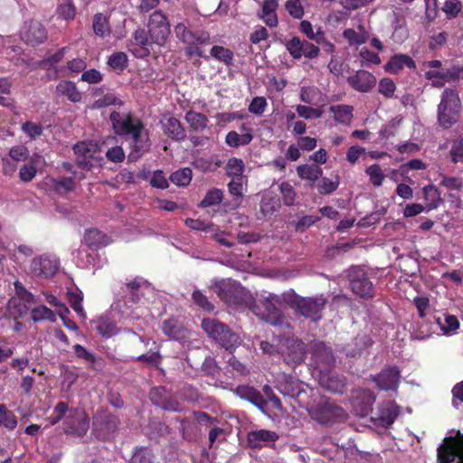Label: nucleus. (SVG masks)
<instances>
[{"mask_svg":"<svg viewBox=\"0 0 463 463\" xmlns=\"http://www.w3.org/2000/svg\"><path fill=\"white\" fill-rule=\"evenodd\" d=\"M404 67H407L410 70H415L416 63L408 54H394L387 61L384 69L389 73L396 74L403 70Z\"/></svg>","mask_w":463,"mask_h":463,"instance_id":"obj_31","label":"nucleus"},{"mask_svg":"<svg viewBox=\"0 0 463 463\" xmlns=\"http://www.w3.org/2000/svg\"><path fill=\"white\" fill-rule=\"evenodd\" d=\"M147 33L155 44L164 46L171 33L170 23L162 11H155L149 17Z\"/></svg>","mask_w":463,"mask_h":463,"instance_id":"obj_10","label":"nucleus"},{"mask_svg":"<svg viewBox=\"0 0 463 463\" xmlns=\"http://www.w3.org/2000/svg\"><path fill=\"white\" fill-rule=\"evenodd\" d=\"M253 139V134H239L235 130L229 131L225 136V143L228 146L238 148L249 145Z\"/></svg>","mask_w":463,"mask_h":463,"instance_id":"obj_44","label":"nucleus"},{"mask_svg":"<svg viewBox=\"0 0 463 463\" xmlns=\"http://www.w3.org/2000/svg\"><path fill=\"white\" fill-rule=\"evenodd\" d=\"M284 302L304 318H320L328 299L324 295L302 297L296 292L283 294Z\"/></svg>","mask_w":463,"mask_h":463,"instance_id":"obj_2","label":"nucleus"},{"mask_svg":"<svg viewBox=\"0 0 463 463\" xmlns=\"http://www.w3.org/2000/svg\"><path fill=\"white\" fill-rule=\"evenodd\" d=\"M192 299L200 308L206 312H212L214 309V305L208 299V298L199 289L194 290Z\"/></svg>","mask_w":463,"mask_h":463,"instance_id":"obj_62","label":"nucleus"},{"mask_svg":"<svg viewBox=\"0 0 463 463\" xmlns=\"http://www.w3.org/2000/svg\"><path fill=\"white\" fill-rule=\"evenodd\" d=\"M160 124L163 133L171 140L182 142L186 138V130L175 117L165 115L160 120Z\"/></svg>","mask_w":463,"mask_h":463,"instance_id":"obj_25","label":"nucleus"},{"mask_svg":"<svg viewBox=\"0 0 463 463\" xmlns=\"http://www.w3.org/2000/svg\"><path fill=\"white\" fill-rule=\"evenodd\" d=\"M400 413L399 407L392 402L382 404L377 413L373 417L374 423L380 427L389 428Z\"/></svg>","mask_w":463,"mask_h":463,"instance_id":"obj_28","label":"nucleus"},{"mask_svg":"<svg viewBox=\"0 0 463 463\" xmlns=\"http://www.w3.org/2000/svg\"><path fill=\"white\" fill-rule=\"evenodd\" d=\"M83 243L89 248L98 250L110 243L109 237L98 229L86 230L83 236Z\"/></svg>","mask_w":463,"mask_h":463,"instance_id":"obj_32","label":"nucleus"},{"mask_svg":"<svg viewBox=\"0 0 463 463\" xmlns=\"http://www.w3.org/2000/svg\"><path fill=\"white\" fill-rule=\"evenodd\" d=\"M129 136L131 137V150L128 154V160L135 162L150 150L151 140L149 132L146 128Z\"/></svg>","mask_w":463,"mask_h":463,"instance_id":"obj_20","label":"nucleus"},{"mask_svg":"<svg viewBox=\"0 0 463 463\" xmlns=\"http://www.w3.org/2000/svg\"><path fill=\"white\" fill-rule=\"evenodd\" d=\"M462 104L456 89L446 88L437 108V122L443 129L450 128L460 118Z\"/></svg>","mask_w":463,"mask_h":463,"instance_id":"obj_4","label":"nucleus"},{"mask_svg":"<svg viewBox=\"0 0 463 463\" xmlns=\"http://www.w3.org/2000/svg\"><path fill=\"white\" fill-rule=\"evenodd\" d=\"M162 329L167 336L179 341L186 339L190 335L181 320H164Z\"/></svg>","mask_w":463,"mask_h":463,"instance_id":"obj_33","label":"nucleus"},{"mask_svg":"<svg viewBox=\"0 0 463 463\" xmlns=\"http://www.w3.org/2000/svg\"><path fill=\"white\" fill-rule=\"evenodd\" d=\"M21 38L26 44L36 46L45 42L47 32L40 22L30 20L24 23Z\"/></svg>","mask_w":463,"mask_h":463,"instance_id":"obj_22","label":"nucleus"},{"mask_svg":"<svg viewBox=\"0 0 463 463\" xmlns=\"http://www.w3.org/2000/svg\"><path fill=\"white\" fill-rule=\"evenodd\" d=\"M123 105V100L113 93H107L103 95L94 103V107L98 109L106 108L109 106L122 107Z\"/></svg>","mask_w":463,"mask_h":463,"instance_id":"obj_61","label":"nucleus"},{"mask_svg":"<svg viewBox=\"0 0 463 463\" xmlns=\"http://www.w3.org/2000/svg\"><path fill=\"white\" fill-rule=\"evenodd\" d=\"M347 279L354 294L364 299H372L374 297L373 284L362 267L352 266L348 269Z\"/></svg>","mask_w":463,"mask_h":463,"instance_id":"obj_8","label":"nucleus"},{"mask_svg":"<svg viewBox=\"0 0 463 463\" xmlns=\"http://www.w3.org/2000/svg\"><path fill=\"white\" fill-rule=\"evenodd\" d=\"M311 354L314 363L321 370H327L335 365V359L333 351L331 347L326 346L323 342H317L312 345Z\"/></svg>","mask_w":463,"mask_h":463,"instance_id":"obj_26","label":"nucleus"},{"mask_svg":"<svg viewBox=\"0 0 463 463\" xmlns=\"http://www.w3.org/2000/svg\"><path fill=\"white\" fill-rule=\"evenodd\" d=\"M279 435L270 430H260L248 433L247 442L252 449H261L278 440Z\"/></svg>","mask_w":463,"mask_h":463,"instance_id":"obj_29","label":"nucleus"},{"mask_svg":"<svg viewBox=\"0 0 463 463\" xmlns=\"http://www.w3.org/2000/svg\"><path fill=\"white\" fill-rule=\"evenodd\" d=\"M210 55L214 60L222 62L226 66L232 65L234 58V54L232 50L221 45H213L210 50Z\"/></svg>","mask_w":463,"mask_h":463,"instance_id":"obj_48","label":"nucleus"},{"mask_svg":"<svg viewBox=\"0 0 463 463\" xmlns=\"http://www.w3.org/2000/svg\"><path fill=\"white\" fill-rule=\"evenodd\" d=\"M306 344L294 337L281 338L279 340V355L288 366L295 368L300 364L306 357Z\"/></svg>","mask_w":463,"mask_h":463,"instance_id":"obj_7","label":"nucleus"},{"mask_svg":"<svg viewBox=\"0 0 463 463\" xmlns=\"http://www.w3.org/2000/svg\"><path fill=\"white\" fill-rule=\"evenodd\" d=\"M73 350L77 358L89 363L92 369L96 368L95 364L97 363V357L93 353L89 352L83 345L80 344L75 345L73 346Z\"/></svg>","mask_w":463,"mask_h":463,"instance_id":"obj_63","label":"nucleus"},{"mask_svg":"<svg viewBox=\"0 0 463 463\" xmlns=\"http://www.w3.org/2000/svg\"><path fill=\"white\" fill-rule=\"evenodd\" d=\"M120 420L108 409H99L93 418V433L99 440L112 439L118 430Z\"/></svg>","mask_w":463,"mask_h":463,"instance_id":"obj_5","label":"nucleus"},{"mask_svg":"<svg viewBox=\"0 0 463 463\" xmlns=\"http://www.w3.org/2000/svg\"><path fill=\"white\" fill-rule=\"evenodd\" d=\"M427 327L429 323L433 332L439 329L442 335H450L459 327V320H422ZM423 326V325H421Z\"/></svg>","mask_w":463,"mask_h":463,"instance_id":"obj_38","label":"nucleus"},{"mask_svg":"<svg viewBox=\"0 0 463 463\" xmlns=\"http://www.w3.org/2000/svg\"><path fill=\"white\" fill-rule=\"evenodd\" d=\"M340 184V177L338 175H335V179L331 180L327 177H320L317 184V192L321 195H329L333 194Z\"/></svg>","mask_w":463,"mask_h":463,"instance_id":"obj_50","label":"nucleus"},{"mask_svg":"<svg viewBox=\"0 0 463 463\" xmlns=\"http://www.w3.org/2000/svg\"><path fill=\"white\" fill-rule=\"evenodd\" d=\"M202 327L211 338L227 350L233 348L238 342V335L220 320H202Z\"/></svg>","mask_w":463,"mask_h":463,"instance_id":"obj_9","label":"nucleus"},{"mask_svg":"<svg viewBox=\"0 0 463 463\" xmlns=\"http://www.w3.org/2000/svg\"><path fill=\"white\" fill-rule=\"evenodd\" d=\"M175 37L183 43H188L192 40L197 41L202 44H210L211 34L205 30H190L184 23H178L174 27Z\"/></svg>","mask_w":463,"mask_h":463,"instance_id":"obj_24","label":"nucleus"},{"mask_svg":"<svg viewBox=\"0 0 463 463\" xmlns=\"http://www.w3.org/2000/svg\"><path fill=\"white\" fill-rule=\"evenodd\" d=\"M43 295L45 301L48 302L54 310L43 305H40L32 309L30 318H54L55 314L59 316L60 318H67L70 313L68 307L52 294L43 293Z\"/></svg>","mask_w":463,"mask_h":463,"instance_id":"obj_13","label":"nucleus"},{"mask_svg":"<svg viewBox=\"0 0 463 463\" xmlns=\"http://www.w3.org/2000/svg\"><path fill=\"white\" fill-rule=\"evenodd\" d=\"M345 411L332 402H325L315 411V419L321 424H333L346 419Z\"/></svg>","mask_w":463,"mask_h":463,"instance_id":"obj_19","label":"nucleus"},{"mask_svg":"<svg viewBox=\"0 0 463 463\" xmlns=\"http://www.w3.org/2000/svg\"><path fill=\"white\" fill-rule=\"evenodd\" d=\"M223 200V191L219 188H212L207 191L204 198L198 203V207L205 209L220 204Z\"/></svg>","mask_w":463,"mask_h":463,"instance_id":"obj_51","label":"nucleus"},{"mask_svg":"<svg viewBox=\"0 0 463 463\" xmlns=\"http://www.w3.org/2000/svg\"><path fill=\"white\" fill-rule=\"evenodd\" d=\"M150 401L157 407L165 411H181L182 404L177 401L173 392L165 386L154 387L149 393Z\"/></svg>","mask_w":463,"mask_h":463,"instance_id":"obj_15","label":"nucleus"},{"mask_svg":"<svg viewBox=\"0 0 463 463\" xmlns=\"http://www.w3.org/2000/svg\"><path fill=\"white\" fill-rule=\"evenodd\" d=\"M108 64L113 70L122 71L128 66V56L122 52H114L109 57Z\"/></svg>","mask_w":463,"mask_h":463,"instance_id":"obj_59","label":"nucleus"},{"mask_svg":"<svg viewBox=\"0 0 463 463\" xmlns=\"http://www.w3.org/2000/svg\"><path fill=\"white\" fill-rule=\"evenodd\" d=\"M146 284L147 281L140 277L126 282L120 288V298L111 305V316L130 317L132 309L143 297L141 288Z\"/></svg>","mask_w":463,"mask_h":463,"instance_id":"obj_3","label":"nucleus"},{"mask_svg":"<svg viewBox=\"0 0 463 463\" xmlns=\"http://www.w3.org/2000/svg\"><path fill=\"white\" fill-rule=\"evenodd\" d=\"M156 454L149 446H139L134 449L129 463H155Z\"/></svg>","mask_w":463,"mask_h":463,"instance_id":"obj_42","label":"nucleus"},{"mask_svg":"<svg viewBox=\"0 0 463 463\" xmlns=\"http://www.w3.org/2000/svg\"><path fill=\"white\" fill-rule=\"evenodd\" d=\"M297 173L301 179L314 183L322 176L323 171L317 165H301L297 167Z\"/></svg>","mask_w":463,"mask_h":463,"instance_id":"obj_45","label":"nucleus"},{"mask_svg":"<svg viewBox=\"0 0 463 463\" xmlns=\"http://www.w3.org/2000/svg\"><path fill=\"white\" fill-rule=\"evenodd\" d=\"M249 373L245 364L241 363L234 355H232L227 362L224 374L227 376L225 383L229 384V378L246 375Z\"/></svg>","mask_w":463,"mask_h":463,"instance_id":"obj_43","label":"nucleus"},{"mask_svg":"<svg viewBox=\"0 0 463 463\" xmlns=\"http://www.w3.org/2000/svg\"><path fill=\"white\" fill-rule=\"evenodd\" d=\"M21 130L31 140H35L41 137L43 133V128L40 123L33 121H25L21 126Z\"/></svg>","mask_w":463,"mask_h":463,"instance_id":"obj_58","label":"nucleus"},{"mask_svg":"<svg viewBox=\"0 0 463 463\" xmlns=\"http://www.w3.org/2000/svg\"><path fill=\"white\" fill-rule=\"evenodd\" d=\"M365 174L369 176L373 185L376 187L381 186L385 179V175L378 164L366 167Z\"/></svg>","mask_w":463,"mask_h":463,"instance_id":"obj_57","label":"nucleus"},{"mask_svg":"<svg viewBox=\"0 0 463 463\" xmlns=\"http://www.w3.org/2000/svg\"><path fill=\"white\" fill-rule=\"evenodd\" d=\"M396 90L394 81L390 78H383L378 84V91L386 99H392Z\"/></svg>","mask_w":463,"mask_h":463,"instance_id":"obj_64","label":"nucleus"},{"mask_svg":"<svg viewBox=\"0 0 463 463\" xmlns=\"http://www.w3.org/2000/svg\"><path fill=\"white\" fill-rule=\"evenodd\" d=\"M184 119L189 126L190 132H202L207 128L209 123V119L204 114L193 109L186 111Z\"/></svg>","mask_w":463,"mask_h":463,"instance_id":"obj_36","label":"nucleus"},{"mask_svg":"<svg viewBox=\"0 0 463 463\" xmlns=\"http://www.w3.org/2000/svg\"><path fill=\"white\" fill-rule=\"evenodd\" d=\"M29 307L24 301L17 298H11L7 304L8 318H22L27 315Z\"/></svg>","mask_w":463,"mask_h":463,"instance_id":"obj_49","label":"nucleus"},{"mask_svg":"<svg viewBox=\"0 0 463 463\" xmlns=\"http://www.w3.org/2000/svg\"><path fill=\"white\" fill-rule=\"evenodd\" d=\"M276 388L283 396L289 398H298L301 392L299 383L285 373L278 377Z\"/></svg>","mask_w":463,"mask_h":463,"instance_id":"obj_30","label":"nucleus"},{"mask_svg":"<svg viewBox=\"0 0 463 463\" xmlns=\"http://www.w3.org/2000/svg\"><path fill=\"white\" fill-rule=\"evenodd\" d=\"M186 46L184 47V54L188 59H192L194 57L203 58L204 60H209V56L204 54L202 46L203 44L199 43L195 40H192L188 43H185Z\"/></svg>","mask_w":463,"mask_h":463,"instance_id":"obj_56","label":"nucleus"},{"mask_svg":"<svg viewBox=\"0 0 463 463\" xmlns=\"http://www.w3.org/2000/svg\"><path fill=\"white\" fill-rule=\"evenodd\" d=\"M439 463H463V438L459 441L449 438V441L438 449Z\"/></svg>","mask_w":463,"mask_h":463,"instance_id":"obj_18","label":"nucleus"},{"mask_svg":"<svg viewBox=\"0 0 463 463\" xmlns=\"http://www.w3.org/2000/svg\"><path fill=\"white\" fill-rule=\"evenodd\" d=\"M72 149L76 156L75 164L81 170L90 171L103 160L100 156V148L95 142H78Z\"/></svg>","mask_w":463,"mask_h":463,"instance_id":"obj_6","label":"nucleus"},{"mask_svg":"<svg viewBox=\"0 0 463 463\" xmlns=\"http://www.w3.org/2000/svg\"><path fill=\"white\" fill-rule=\"evenodd\" d=\"M376 82L374 75L365 70H359L347 78V83L351 88L362 93L372 90L375 87Z\"/></svg>","mask_w":463,"mask_h":463,"instance_id":"obj_27","label":"nucleus"},{"mask_svg":"<svg viewBox=\"0 0 463 463\" xmlns=\"http://www.w3.org/2000/svg\"><path fill=\"white\" fill-rule=\"evenodd\" d=\"M90 428V419L85 411L71 409L62 422V430L66 435L82 438Z\"/></svg>","mask_w":463,"mask_h":463,"instance_id":"obj_11","label":"nucleus"},{"mask_svg":"<svg viewBox=\"0 0 463 463\" xmlns=\"http://www.w3.org/2000/svg\"><path fill=\"white\" fill-rule=\"evenodd\" d=\"M400 379L401 372L397 366L385 367L378 374L372 376V380L382 391H396Z\"/></svg>","mask_w":463,"mask_h":463,"instance_id":"obj_21","label":"nucleus"},{"mask_svg":"<svg viewBox=\"0 0 463 463\" xmlns=\"http://www.w3.org/2000/svg\"><path fill=\"white\" fill-rule=\"evenodd\" d=\"M286 49L296 60L305 56L308 59L317 58L319 55V48L307 40H301L298 36H293L286 44Z\"/></svg>","mask_w":463,"mask_h":463,"instance_id":"obj_16","label":"nucleus"},{"mask_svg":"<svg viewBox=\"0 0 463 463\" xmlns=\"http://www.w3.org/2000/svg\"><path fill=\"white\" fill-rule=\"evenodd\" d=\"M155 43L152 41L149 33L145 28H137L133 33L128 50L138 59H144L151 54Z\"/></svg>","mask_w":463,"mask_h":463,"instance_id":"obj_14","label":"nucleus"},{"mask_svg":"<svg viewBox=\"0 0 463 463\" xmlns=\"http://www.w3.org/2000/svg\"><path fill=\"white\" fill-rule=\"evenodd\" d=\"M321 386L334 393H343L346 388V381L344 376L329 373L320 379Z\"/></svg>","mask_w":463,"mask_h":463,"instance_id":"obj_35","label":"nucleus"},{"mask_svg":"<svg viewBox=\"0 0 463 463\" xmlns=\"http://www.w3.org/2000/svg\"><path fill=\"white\" fill-rule=\"evenodd\" d=\"M299 29L308 39L315 41L317 44H321L325 40V33L320 29L316 33L313 32V26L309 21H301Z\"/></svg>","mask_w":463,"mask_h":463,"instance_id":"obj_54","label":"nucleus"},{"mask_svg":"<svg viewBox=\"0 0 463 463\" xmlns=\"http://www.w3.org/2000/svg\"><path fill=\"white\" fill-rule=\"evenodd\" d=\"M211 288L228 307H237L245 306L249 307L254 315L259 316L255 311V308L258 307L256 300L239 282L230 279H222L213 283Z\"/></svg>","mask_w":463,"mask_h":463,"instance_id":"obj_1","label":"nucleus"},{"mask_svg":"<svg viewBox=\"0 0 463 463\" xmlns=\"http://www.w3.org/2000/svg\"><path fill=\"white\" fill-rule=\"evenodd\" d=\"M113 130L118 136H129L137 130L145 128L143 121L131 112L121 115L118 111H112L109 115Z\"/></svg>","mask_w":463,"mask_h":463,"instance_id":"obj_12","label":"nucleus"},{"mask_svg":"<svg viewBox=\"0 0 463 463\" xmlns=\"http://www.w3.org/2000/svg\"><path fill=\"white\" fill-rule=\"evenodd\" d=\"M169 180L178 186H187L192 181V170L189 167L178 169L170 175Z\"/></svg>","mask_w":463,"mask_h":463,"instance_id":"obj_53","label":"nucleus"},{"mask_svg":"<svg viewBox=\"0 0 463 463\" xmlns=\"http://www.w3.org/2000/svg\"><path fill=\"white\" fill-rule=\"evenodd\" d=\"M56 91L59 95L66 97L73 103L80 102L82 99L81 92L78 90L76 84L71 80H61L56 86Z\"/></svg>","mask_w":463,"mask_h":463,"instance_id":"obj_39","label":"nucleus"},{"mask_svg":"<svg viewBox=\"0 0 463 463\" xmlns=\"http://www.w3.org/2000/svg\"><path fill=\"white\" fill-rule=\"evenodd\" d=\"M244 171V163L242 159L232 157L228 160L226 165L227 175L232 176V178L241 177Z\"/></svg>","mask_w":463,"mask_h":463,"instance_id":"obj_60","label":"nucleus"},{"mask_svg":"<svg viewBox=\"0 0 463 463\" xmlns=\"http://www.w3.org/2000/svg\"><path fill=\"white\" fill-rule=\"evenodd\" d=\"M329 111L334 114L335 121L344 125H350L354 117V107L351 105H332Z\"/></svg>","mask_w":463,"mask_h":463,"instance_id":"obj_40","label":"nucleus"},{"mask_svg":"<svg viewBox=\"0 0 463 463\" xmlns=\"http://www.w3.org/2000/svg\"><path fill=\"white\" fill-rule=\"evenodd\" d=\"M67 300L71 307L75 311L79 318H86V312L82 306L83 295L78 288L67 292Z\"/></svg>","mask_w":463,"mask_h":463,"instance_id":"obj_46","label":"nucleus"},{"mask_svg":"<svg viewBox=\"0 0 463 463\" xmlns=\"http://www.w3.org/2000/svg\"><path fill=\"white\" fill-rule=\"evenodd\" d=\"M92 28L94 33L99 37L109 36L111 33L109 18L101 13L95 14L92 20Z\"/></svg>","mask_w":463,"mask_h":463,"instance_id":"obj_41","label":"nucleus"},{"mask_svg":"<svg viewBox=\"0 0 463 463\" xmlns=\"http://www.w3.org/2000/svg\"><path fill=\"white\" fill-rule=\"evenodd\" d=\"M372 345L373 340L368 335H358L356 337L353 339L352 343L346 345L344 347V352L345 353L346 356L356 357L357 355H360L364 350H365Z\"/></svg>","mask_w":463,"mask_h":463,"instance_id":"obj_34","label":"nucleus"},{"mask_svg":"<svg viewBox=\"0 0 463 463\" xmlns=\"http://www.w3.org/2000/svg\"><path fill=\"white\" fill-rule=\"evenodd\" d=\"M424 199L429 210L435 209L442 202L440 193L434 185H427L423 188Z\"/></svg>","mask_w":463,"mask_h":463,"instance_id":"obj_52","label":"nucleus"},{"mask_svg":"<svg viewBox=\"0 0 463 463\" xmlns=\"http://www.w3.org/2000/svg\"><path fill=\"white\" fill-rule=\"evenodd\" d=\"M30 269L34 276L48 279L54 276L59 269V262L49 256H39L33 259Z\"/></svg>","mask_w":463,"mask_h":463,"instance_id":"obj_23","label":"nucleus"},{"mask_svg":"<svg viewBox=\"0 0 463 463\" xmlns=\"http://www.w3.org/2000/svg\"><path fill=\"white\" fill-rule=\"evenodd\" d=\"M284 302L283 296L280 297L274 293H269L267 298L260 300L255 311L260 318H284L280 306Z\"/></svg>","mask_w":463,"mask_h":463,"instance_id":"obj_17","label":"nucleus"},{"mask_svg":"<svg viewBox=\"0 0 463 463\" xmlns=\"http://www.w3.org/2000/svg\"><path fill=\"white\" fill-rule=\"evenodd\" d=\"M0 421L9 430H14L17 426L15 414L12 411L7 410L5 404H0Z\"/></svg>","mask_w":463,"mask_h":463,"instance_id":"obj_55","label":"nucleus"},{"mask_svg":"<svg viewBox=\"0 0 463 463\" xmlns=\"http://www.w3.org/2000/svg\"><path fill=\"white\" fill-rule=\"evenodd\" d=\"M95 329L104 338H109L119 331L115 320H92Z\"/></svg>","mask_w":463,"mask_h":463,"instance_id":"obj_47","label":"nucleus"},{"mask_svg":"<svg viewBox=\"0 0 463 463\" xmlns=\"http://www.w3.org/2000/svg\"><path fill=\"white\" fill-rule=\"evenodd\" d=\"M279 0H264L261 14L259 15L269 27H276L279 24L276 10Z\"/></svg>","mask_w":463,"mask_h":463,"instance_id":"obj_37","label":"nucleus"}]
</instances>
